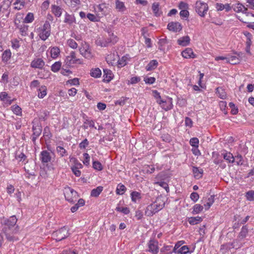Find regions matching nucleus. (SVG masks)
<instances>
[{
	"label": "nucleus",
	"mask_w": 254,
	"mask_h": 254,
	"mask_svg": "<svg viewBox=\"0 0 254 254\" xmlns=\"http://www.w3.org/2000/svg\"><path fill=\"white\" fill-rule=\"evenodd\" d=\"M17 221V219L16 216L13 215L10 217L9 219H4L1 222V223L4 225L2 229L3 233L5 234L6 239L9 241L17 240V238H15L13 236L14 230L12 229L16 224Z\"/></svg>",
	"instance_id": "1"
},
{
	"label": "nucleus",
	"mask_w": 254,
	"mask_h": 254,
	"mask_svg": "<svg viewBox=\"0 0 254 254\" xmlns=\"http://www.w3.org/2000/svg\"><path fill=\"white\" fill-rule=\"evenodd\" d=\"M164 206V201L161 198H157L154 202L146 207L145 214L147 216H152L162 209Z\"/></svg>",
	"instance_id": "2"
},
{
	"label": "nucleus",
	"mask_w": 254,
	"mask_h": 254,
	"mask_svg": "<svg viewBox=\"0 0 254 254\" xmlns=\"http://www.w3.org/2000/svg\"><path fill=\"white\" fill-rule=\"evenodd\" d=\"M38 36L40 38L43 40H46L51 35V25L50 23L46 21L43 25L37 29Z\"/></svg>",
	"instance_id": "3"
},
{
	"label": "nucleus",
	"mask_w": 254,
	"mask_h": 254,
	"mask_svg": "<svg viewBox=\"0 0 254 254\" xmlns=\"http://www.w3.org/2000/svg\"><path fill=\"white\" fill-rule=\"evenodd\" d=\"M64 195L65 199L70 203H74L78 197L77 192L69 187L64 189Z\"/></svg>",
	"instance_id": "4"
},
{
	"label": "nucleus",
	"mask_w": 254,
	"mask_h": 254,
	"mask_svg": "<svg viewBox=\"0 0 254 254\" xmlns=\"http://www.w3.org/2000/svg\"><path fill=\"white\" fill-rule=\"evenodd\" d=\"M208 9L207 3L198 0L195 3V11L201 17L204 16Z\"/></svg>",
	"instance_id": "5"
},
{
	"label": "nucleus",
	"mask_w": 254,
	"mask_h": 254,
	"mask_svg": "<svg viewBox=\"0 0 254 254\" xmlns=\"http://www.w3.org/2000/svg\"><path fill=\"white\" fill-rule=\"evenodd\" d=\"M52 236L57 241H60L68 237V230L65 227L62 228L54 232Z\"/></svg>",
	"instance_id": "6"
},
{
	"label": "nucleus",
	"mask_w": 254,
	"mask_h": 254,
	"mask_svg": "<svg viewBox=\"0 0 254 254\" xmlns=\"http://www.w3.org/2000/svg\"><path fill=\"white\" fill-rule=\"evenodd\" d=\"M65 63L66 65L71 66L74 64H80L81 62L80 60L76 57L75 53L72 51L70 53L69 55L66 57Z\"/></svg>",
	"instance_id": "7"
},
{
	"label": "nucleus",
	"mask_w": 254,
	"mask_h": 254,
	"mask_svg": "<svg viewBox=\"0 0 254 254\" xmlns=\"http://www.w3.org/2000/svg\"><path fill=\"white\" fill-rule=\"evenodd\" d=\"M79 50L80 54L85 58L90 59L92 58L93 55L91 53V50L86 43H82Z\"/></svg>",
	"instance_id": "8"
},
{
	"label": "nucleus",
	"mask_w": 254,
	"mask_h": 254,
	"mask_svg": "<svg viewBox=\"0 0 254 254\" xmlns=\"http://www.w3.org/2000/svg\"><path fill=\"white\" fill-rule=\"evenodd\" d=\"M147 251L153 254H157L159 252L158 242L154 239L149 240L147 244Z\"/></svg>",
	"instance_id": "9"
},
{
	"label": "nucleus",
	"mask_w": 254,
	"mask_h": 254,
	"mask_svg": "<svg viewBox=\"0 0 254 254\" xmlns=\"http://www.w3.org/2000/svg\"><path fill=\"white\" fill-rule=\"evenodd\" d=\"M33 134L32 137V140L34 143L42 132V127L41 125L38 124H35L34 122H33Z\"/></svg>",
	"instance_id": "10"
},
{
	"label": "nucleus",
	"mask_w": 254,
	"mask_h": 254,
	"mask_svg": "<svg viewBox=\"0 0 254 254\" xmlns=\"http://www.w3.org/2000/svg\"><path fill=\"white\" fill-rule=\"evenodd\" d=\"M169 30L174 32H179L182 29V24L178 22H171L167 25Z\"/></svg>",
	"instance_id": "11"
},
{
	"label": "nucleus",
	"mask_w": 254,
	"mask_h": 254,
	"mask_svg": "<svg viewBox=\"0 0 254 254\" xmlns=\"http://www.w3.org/2000/svg\"><path fill=\"white\" fill-rule=\"evenodd\" d=\"M40 159L43 163H47L51 161L50 153L47 150H43L40 153Z\"/></svg>",
	"instance_id": "12"
},
{
	"label": "nucleus",
	"mask_w": 254,
	"mask_h": 254,
	"mask_svg": "<svg viewBox=\"0 0 254 254\" xmlns=\"http://www.w3.org/2000/svg\"><path fill=\"white\" fill-rule=\"evenodd\" d=\"M233 9L236 12H242L243 14H246V16H254L252 13L247 12V8L241 3H237L233 7Z\"/></svg>",
	"instance_id": "13"
},
{
	"label": "nucleus",
	"mask_w": 254,
	"mask_h": 254,
	"mask_svg": "<svg viewBox=\"0 0 254 254\" xmlns=\"http://www.w3.org/2000/svg\"><path fill=\"white\" fill-rule=\"evenodd\" d=\"M45 65V62L42 59H36L32 61L31 66L33 68L41 69Z\"/></svg>",
	"instance_id": "14"
},
{
	"label": "nucleus",
	"mask_w": 254,
	"mask_h": 254,
	"mask_svg": "<svg viewBox=\"0 0 254 254\" xmlns=\"http://www.w3.org/2000/svg\"><path fill=\"white\" fill-rule=\"evenodd\" d=\"M182 56L186 59L192 58L196 57L195 55L193 52L192 49L187 48L182 52Z\"/></svg>",
	"instance_id": "15"
},
{
	"label": "nucleus",
	"mask_w": 254,
	"mask_h": 254,
	"mask_svg": "<svg viewBox=\"0 0 254 254\" xmlns=\"http://www.w3.org/2000/svg\"><path fill=\"white\" fill-rule=\"evenodd\" d=\"M51 9L52 13L58 17H60L62 15L64 10L61 6L55 4L52 5Z\"/></svg>",
	"instance_id": "16"
},
{
	"label": "nucleus",
	"mask_w": 254,
	"mask_h": 254,
	"mask_svg": "<svg viewBox=\"0 0 254 254\" xmlns=\"http://www.w3.org/2000/svg\"><path fill=\"white\" fill-rule=\"evenodd\" d=\"M64 16L65 17L64 21V23L69 25H72L76 23L75 18L73 15L69 14L66 12Z\"/></svg>",
	"instance_id": "17"
},
{
	"label": "nucleus",
	"mask_w": 254,
	"mask_h": 254,
	"mask_svg": "<svg viewBox=\"0 0 254 254\" xmlns=\"http://www.w3.org/2000/svg\"><path fill=\"white\" fill-rule=\"evenodd\" d=\"M103 72L104 81L107 82H110L113 79L114 76L112 71L108 69H104Z\"/></svg>",
	"instance_id": "18"
},
{
	"label": "nucleus",
	"mask_w": 254,
	"mask_h": 254,
	"mask_svg": "<svg viewBox=\"0 0 254 254\" xmlns=\"http://www.w3.org/2000/svg\"><path fill=\"white\" fill-rule=\"evenodd\" d=\"M178 44L182 46H186L190 44V38L188 36H184L177 41Z\"/></svg>",
	"instance_id": "19"
},
{
	"label": "nucleus",
	"mask_w": 254,
	"mask_h": 254,
	"mask_svg": "<svg viewBox=\"0 0 254 254\" xmlns=\"http://www.w3.org/2000/svg\"><path fill=\"white\" fill-rule=\"evenodd\" d=\"M192 172L195 178L198 179L202 177L203 170L196 167H192Z\"/></svg>",
	"instance_id": "20"
},
{
	"label": "nucleus",
	"mask_w": 254,
	"mask_h": 254,
	"mask_svg": "<svg viewBox=\"0 0 254 254\" xmlns=\"http://www.w3.org/2000/svg\"><path fill=\"white\" fill-rule=\"evenodd\" d=\"M13 4L15 5L14 8L19 10L25 6V2L24 0H16Z\"/></svg>",
	"instance_id": "21"
},
{
	"label": "nucleus",
	"mask_w": 254,
	"mask_h": 254,
	"mask_svg": "<svg viewBox=\"0 0 254 254\" xmlns=\"http://www.w3.org/2000/svg\"><path fill=\"white\" fill-rule=\"evenodd\" d=\"M223 158L229 163H233L235 162V158L232 153L230 152H226L222 153Z\"/></svg>",
	"instance_id": "22"
},
{
	"label": "nucleus",
	"mask_w": 254,
	"mask_h": 254,
	"mask_svg": "<svg viewBox=\"0 0 254 254\" xmlns=\"http://www.w3.org/2000/svg\"><path fill=\"white\" fill-rule=\"evenodd\" d=\"M17 28L19 29L20 33L22 36H25L27 35L28 26L22 24L20 26H17Z\"/></svg>",
	"instance_id": "23"
},
{
	"label": "nucleus",
	"mask_w": 254,
	"mask_h": 254,
	"mask_svg": "<svg viewBox=\"0 0 254 254\" xmlns=\"http://www.w3.org/2000/svg\"><path fill=\"white\" fill-rule=\"evenodd\" d=\"M107 32L109 34V38L108 39L110 43L114 44L118 41V38L116 35H115L111 30H108Z\"/></svg>",
	"instance_id": "24"
},
{
	"label": "nucleus",
	"mask_w": 254,
	"mask_h": 254,
	"mask_svg": "<svg viewBox=\"0 0 254 254\" xmlns=\"http://www.w3.org/2000/svg\"><path fill=\"white\" fill-rule=\"evenodd\" d=\"M98 11L101 12L102 14L105 15L108 10V6L105 3L99 4L97 6Z\"/></svg>",
	"instance_id": "25"
},
{
	"label": "nucleus",
	"mask_w": 254,
	"mask_h": 254,
	"mask_svg": "<svg viewBox=\"0 0 254 254\" xmlns=\"http://www.w3.org/2000/svg\"><path fill=\"white\" fill-rule=\"evenodd\" d=\"M103 187L102 186H99L96 189H94L91 190V196L93 197H97L102 191Z\"/></svg>",
	"instance_id": "26"
},
{
	"label": "nucleus",
	"mask_w": 254,
	"mask_h": 254,
	"mask_svg": "<svg viewBox=\"0 0 254 254\" xmlns=\"http://www.w3.org/2000/svg\"><path fill=\"white\" fill-rule=\"evenodd\" d=\"M47 94V87L45 86H41L38 89V96L40 98H43Z\"/></svg>",
	"instance_id": "27"
},
{
	"label": "nucleus",
	"mask_w": 254,
	"mask_h": 254,
	"mask_svg": "<svg viewBox=\"0 0 254 254\" xmlns=\"http://www.w3.org/2000/svg\"><path fill=\"white\" fill-rule=\"evenodd\" d=\"M158 65V62L156 60H152L149 62L148 65L146 67V69L147 71L152 70L155 69Z\"/></svg>",
	"instance_id": "28"
},
{
	"label": "nucleus",
	"mask_w": 254,
	"mask_h": 254,
	"mask_svg": "<svg viewBox=\"0 0 254 254\" xmlns=\"http://www.w3.org/2000/svg\"><path fill=\"white\" fill-rule=\"evenodd\" d=\"M227 62L232 64H236L240 62V59L236 56H232L228 58Z\"/></svg>",
	"instance_id": "29"
},
{
	"label": "nucleus",
	"mask_w": 254,
	"mask_h": 254,
	"mask_svg": "<svg viewBox=\"0 0 254 254\" xmlns=\"http://www.w3.org/2000/svg\"><path fill=\"white\" fill-rule=\"evenodd\" d=\"M202 221V218L199 216L191 217L189 219V222L191 225L197 224L199 222H201Z\"/></svg>",
	"instance_id": "30"
},
{
	"label": "nucleus",
	"mask_w": 254,
	"mask_h": 254,
	"mask_svg": "<svg viewBox=\"0 0 254 254\" xmlns=\"http://www.w3.org/2000/svg\"><path fill=\"white\" fill-rule=\"evenodd\" d=\"M214 202V195H211L207 200L206 203L204 204L205 210H208Z\"/></svg>",
	"instance_id": "31"
},
{
	"label": "nucleus",
	"mask_w": 254,
	"mask_h": 254,
	"mask_svg": "<svg viewBox=\"0 0 254 254\" xmlns=\"http://www.w3.org/2000/svg\"><path fill=\"white\" fill-rule=\"evenodd\" d=\"M11 55L9 50H5L2 55V60L4 62H7L10 58Z\"/></svg>",
	"instance_id": "32"
},
{
	"label": "nucleus",
	"mask_w": 254,
	"mask_h": 254,
	"mask_svg": "<svg viewBox=\"0 0 254 254\" xmlns=\"http://www.w3.org/2000/svg\"><path fill=\"white\" fill-rule=\"evenodd\" d=\"M34 20V14L32 12H28L25 18L24 19L23 22L26 23H31Z\"/></svg>",
	"instance_id": "33"
},
{
	"label": "nucleus",
	"mask_w": 254,
	"mask_h": 254,
	"mask_svg": "<svg viewBox=\"0 0 254 254\" xmlns=\"http://www.w3.org/2000/svg\"><path fill=\"white\" fill-rule=\"evenodd\" d=\"M60 50L59 48L55 47L51 49V57L53 59H55L58 57L60 54Z\"/></svg>",
	"instance_id": "34"
},
{
	"label": "nucleus",
	"mask_w": 254,
	"mask_h": 254,
	"mask_svg": "<svg viewBox=\"0 0 254 254\" xmlns=\"http://www.w3.org/2000/svg\"><path fill=\"white\" fill-rule=\"evenodd\" d=\"M152 9L155 16H159L160 15L161 12L159 11V4L158 3L155 2L153 3Z\"/></svg>",
	"instance_id": "35"
},
{
	"label": "nucleus",
	"mask_w": 254,
	"mask_h": 254,
	"mask_svg": "<svg viewBox=\"0 0 254 254\" xmlns=\"http://www.w3.org/2000/svg\"><path fill=\"white\" fill-rule=\"evenodd\" d=\"M110 43L108 39H99L96 41V44L102 47H107Z\"/></svg>",
	"instance_id": "36"
},
{
	"label": "nucleus",
	"mask_w": 254,
	"mask_h": 254,
	"mask_svg": "<svg viewBox=\"0 0 254 254\" xmlns=\"http://www.w3.org/2000/svg\"><path fill=\"white\" fill-rule=\"evenodd\" d=\"M90 75L95 78L99 77L101 75V71L99 68L93 69L90 72Z\"/></svg>",
	"instance_id": "37"
},
{
	"label": "nucleus",
	"mask_w": 254,
	"mask_h": 254,
	"mask_svg": "<svg viewBox=\"0 0 254 254\" xmlns=\"http://www.w3.org/2000/svg\"><path fill=\"white\" fill-rule=\"evenodd\" d=\"M131 200L132 201L136 202L137 200H139L141 198L140 193L137 191H132L131 193Z\"/></svg>",
	"instance_id": "38"
},
{
	"label": "nucleus",
	"mask_w": 254,
	"mask_h": 254,
	"mask_svg": "<svg viewBox=\"0 0 254 254\" xmlns=\"http://www.w3.org/2000/svg\"><path fill=\"white\" fill-rule=\"evenodd\" d=\"M116 8L120 11H124L126 9L124 2L119 0L116 1Z\"/></svg>",
	"instance_id": "39"
},
{
	"label": "nucleus",
	"mask_w": 254,
	"mask_h": 254,
	"mask_svg": "<svg viewBox=\"0 0 254 254\" xmlns=\"http://www.w3.org/2000/svg\"><path fill=\"white\" fill-rule=\"evenodd\" d=\"M117 55L115 54H110L106 57V60L108 64H112L113 62L116 61Z\"/></svg>",
	"instance_id": "40"
},
{
	"label": "nucleus",
	"mask_w": 254,
	"mask_h": 254,
	"mask_svg": "<svg viewBox=\"0 0 254 254\" xmlns=\"http://www.w3.org/2000/svg\"><path fill=\"white\" fill-rule=\"evenodd\" d=\"M57 152L59 154L61 157L67 155V151L62 146H57L56 148Z\"/></svg>",
	"instance_id": "41"
},
{
	"label": "nucleus",
	"mask_w": 254,
	"mask_h": 254,
	"mask_svg": "<svg viewBox=\"0 0 254 254\" xmlns=\"http://www.w3.org/2000/svg\"><path fill=\"white\" fill-rule=\"evenodd\" d=\"M126 190V187L122 184H119L116 189V193L118 194H123Z\"/></svg>",
	"instance_id": "42"
},
{
	"label": "nucleus",
	"mask_w": 254,
	"mask_h": 254,
	"mask_svg": "<svg viewBox=\"0 0 254 254\" xmlns=\"http://www.w3.org/2000/svg\"><path fill=\"white\" fill-rule=\"evenodd\" d=\"M216 93L219 95V97L221 99H225L226 97V93L222 88H217Z\"/></svg>",
	"instance_id": "43"
},
{
	"label": "nucleus",
	"mask_w": 254,
	"mask_h": 254,
	"mask_svg": "<svg viewBox=\"0 0 254 254\" xmlns=\"http://www.w3.org/2000/svg\"><path fill=\"white\" fill-rule=\"evenodd\" d=\"M62 63L60 62L55 63L51 66V70L53 72H57L61 68Z\"/></svg>",
	"instance_id": "44"
},
{
	"label": "nucleus",
	"mask_w": 254,
	"mask_h": 254,
	"mask_svg": "<svg viewBox=\"0 0 254 254\" xmlns=\"http://www.w3.org/2000/svg\"><path fill=\"white\" fill-rule=\"evenodd\" d=\"M203 209V206L199 204H196L193 206V213L197 214L202 211Z\"/></svg>",
	"instance_id": "45"
},
{
	"label": "nucleus",
	"mask_w": 254,
	"mask_h": 254,
	"mask_svg": "<svg viewBox=\"0 0 254 254\" xmlns=\"http://www.w3.org/2000/svg\"><path fill=\"white\" fill-rule=\"evenodd\" d=\"M67 44L69 47L73 49H76L77 47V44L72 39H69L67 40Z\"/></svg>",
	"instance_id": "46"
},
{
	"label": "nucleus",
	"mask_w": 254,
	"mask_h": 254,
	"mask_svg": "<svg viewBox=\"0 0 254 254\" xmlns=\"http://www.w3.org/2000/svg\"><path fill=\"white\" fill-rule=\"evenodd\" d=\"M11 108L12 111L15 114L18 116L21 115V109L18 105L12 106Z\"/></svg>",
	"instance_id": "47"
},
{
	"label": "nucleus",
	"mask_w": 254,
	"mask_h": 254,
	"mask_svg": "<svg viewBox=\"0 0 254 254\" xmlns=\"http://www.w3.org/2000/svg\"><path fill=\"white\" fill-rule=\"evenodd\" d=\"M154 184H157L161 186V187L163 188L166 190L167 192H168L169 191V188L167 183L162 181H158L155 182Z\"/></svg>",
	"instance_id": "48"
},
{
	"label": "nucleus",
	"mask_w": 254,
	"mask_h": 254,
	"mask_svg": "<svg viewBox=\"0 0 254 254\" xmlns=\"http://www.w3.org/2000/svg\"><path fill=\"white\" fill-rule=\"evenodd\" d=\"M93 167L94 169L98 171H101L103 169L101 163L98 161H93Z\"/></svg>",
	"instance_id": "49"
},
{
	"label": "nucleus",
	"mask_w": 254,
	"mask_h": 254,
	"mask_svg": "<svg viewBox=\"0 0 254 254\" xmlns=\"http://www.w3.org/2000/svg\"><path fill=\"white\" fill-rule=\"evenodd\" d=\"M64 2L71 6L75 7L79 2V0H63Z\"/></svg>",
	"instance_id": "50"
},
{
	"label": "nucleus",
	"mask_w": 254,
	"mask_h": 254,
	"mask_svg": "<svg viewBox=\"0 0 254 254\" xmlns=\"http://www.w3.org/2000/svg\"><path fill=\"white\" fill-rule=\"evenodd\" d=\"M189 251V248L187 246H184L178 250V254H186Z\"/></svg>",
	"instance_id": "51"
},
{
	"label": "nucleus",
	"mask_w": 254,
	"mask_h": 254,
	"mask_svg": "<svg viewBox=\"0 0 254 254\" xmlns=\"http://www.w3.org/2000/svg\"><path fill=\"white\" fill-rule=\"evenodd\" d=\"M246 37V46H251V38L252 37V35L249 32H246L244 33Z\"/></svg>",
	"instance_id": "52"
},
{
	"label": "nucleus",
	"mask_w": 254,
	"mask_h": 254,
	"mask_svg": "<svg viewBox=\"0 0 254 254\" xmlns=\"http://www.w3.org/2000/svg\"><path fill=\"white\" fill-rule=\"evenodd\" d=\"M248 232V229L246 226H243L241 229V231L240 233V236L242 237V238H244L246 237L247 234Z\"/></svg>",
	"instance_id": "53"
},
{
	"label": "nucleus",
	"mask_w": 254,
	"mask_h": 254,
	"mask_svg": "<svg viewBox=\"0 0 254 254\" xmlns=\"http://www.w3.org/2000/svg\"><path fill=\"white\" fill-rule=\"evenodd\" d=\"M190 143L191 146L197 147L198 146L199 140L197 138L193 137L190 139Z\"/></svg>",
	"instance_id": "54"
},
{
	"label": "nucleus",
	"mask_w": 254,
	"mask_h": 254,
	"mask_svg": "<svg viewBox=\"0 0 254 254\" xmlns=\"http://www.w3.org/2000/svg\"><path fill=\"white\" fill-rule=\"evenodd\" d=\"M127 58L126 57H123L121 59L118 60V65L120 67H123L127 64Z\"/></svg>",
	"instance_id": "55"
},
{
	"label": "nucleus",
	"mask_w": 254,
	"mask_h": 254,
	"mask_svg": "<svg viewBox=\"0 0 254 254\" xmlns=\"http://www.w3.org/2000/svg\"><path fill=\"white\" fill-rule=\"evenodd\" d=\"M116 210L119 212H122L125 214H127L129 213V210L127 207H117Z\"/></svg>",
	"instance_id": "56"
},
{
	"label": "nucleus",
	"mask_w": 254,
	"mask_h": 254,
	"mask_svg": "<svg viewBox=\"0 0 254 254\" xmlns=\"http://www.w3.org/2000/svg\"><path fill=\"white\" fill-rule=\"evenodd\" d=\"M158 43L159 45V49L160 50H162V47L167 43V39L166 37L164 38L160 39H159Z\"/></svg>",
	"instance_id": "57"
},
{
	"label": "nucleus",
	"mask_w": 254,
	"mask_h": 254,
	"mask_svg": "<svg viewBox=\"0 0 254 254\" xmlns=\"http://www.w3.org/2000/svg\"><path fill=\"white\" fill-rule=\"evenodd\" d=\"M229 106L231 108V113L232 114L236 115L238 112V110L235 107V104L232 102H230L229 104Z\"/></svg>",
	"instance_id": "58"
},
{
	"label": "nucleus",
	"mask_w": 254,
	"mask_h": 254,
	"mask_svg": "<svg viewBox=\"0 0 254 254\" xmlns=\"http://www.w3.org/2000/svg\"><path fill=\"white\" fill-rule=\"evenodd\" d=\"M167 104V102H166V103L162 104H161L162 108L166 111H168V110L171 109L172 108V106H173L172 102L170 101L168 103V105H166Z\"/></svg>",
	"instance_id": "59"
},
{
	"label": "nucleus",
	"mask_w": 254,
	"mask_h": 254,
	"mask_svg": "<svg viewBox=\"0 0 254 254\" xmlns=\"http://www.w3.org/2000/svg\"><path fill=\"white\" fill-rule=\"evenodd\" d=\"M84 160L83 161V164L86 166H88L89 164L90 161V156L89 154L87 153H84L83 154Z\"/></svg>",
	"instance_id": "60"
},
{
	"label": "nucleus",
	"mask_w": 254,
	"mask_h": 254,
	"mask_svg": "<svg viewBox=\"0 0 254 254\" xmlns=\"http://www.w3.org/2000/svg\"><path fill=\"white\" fill-rule=\"evenodd\" d=\"M246 197L247 198L250 200H254V191L253 190H250L247 192L246 193Z\"/></svg>",
	"instance_id": "61"
},
{
	"label": "nucleus",
	"mask_w": 254,
	"mask_h": 254,
	"mask_svg": "<svg viewBox=\"0 0 254 254\" xmlns=\"http://www.w3.org/2000/svg\"><path fill=\"white\" fill-rule=\"evenodd\" d=\"M11 46L14 49H18L20 47L19 41L17 39L12 40L11 41Z\"/></svg>",
	"instance_id": "62"
},
{
	"label": "nucleus",
	"mask_w": 254,
	"mask_h": 254,
	"mask_svg": "<svg viewBox=\"0 0 254 254\" xmlns=\"http://www.w3.org/2000/svg\"><path fill=\"white\" fill-rule=\"evenodd\" d=\"M89 144L88 140L85 138L79 144V147L80 149L85 148Z\"/></svg>",
	"instance_id": "63"
},
{
	"label": "nucleus",
	"mask_w": 254,
	"mask_h": 254,
	"mask_svg": "<svg viewBox=\"0 0 254 254\" xmlns=\"http://www.w3.org/2000/svg\"><path fill=\"white\" fill-rule=\"evenodd\" d=\"M161 137L162 140L166 142H170L172 140L171 136L167 133L163 134Z\"/></svg>",
	"instance_id": "64"
}]
</instances>
